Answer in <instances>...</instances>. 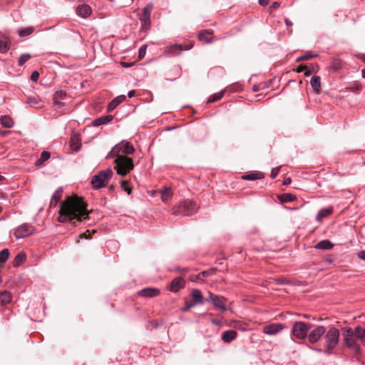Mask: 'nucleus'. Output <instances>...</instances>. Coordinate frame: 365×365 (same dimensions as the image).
I'll return each mask as SVG.
<instances>
[{"mask_svg":"<svg viewBox=\"0 0 365 365\" xmlns=\"http://www.w3.org/2000/svg\"><path fill=\"white\" fill-rule=\"evenodd\" d=\"M87 204L82 197L76 195L68 196L61 203L58 221L68 222L77 226L79 222L88 217Z\"/></svg>","mask_w":365,"mask_h":365,"instance_id":"1","label":"nucleus"},{"mask_svg":"<svg viewBox=\"0 0 365 365\" xmlns=\"http://www.w3.org/2000/svg\"><path fill=\"white\" fill-rule=\"evenodd\" d=\"M115 167L118 175L120 176H125L134 168L133 159L124 155L114 156Z\"/></svg>","mask_w":365,"mask_h":365,"instance_id":"2","label":"nucleus"},{"mask_svg":"<svg viewBox=\"0 0 365 365\" xmlns=\"http://www.w3.org/2000/svg\"><path fill=\"white\" fill-rule=\"evenodd\" d=\"M339 341V331L335 327L329 328L324 334V351L331 353L336 346Z\"/></svg>","mask_w":365,"mask_h":365,"instance_id":"3","label":"nucleus"},{"mask_svg":"<svg viewBox=\"0 0 365 365\" xmlns=\"http://www.w3.org/2000/svg\"><path fill=\"white\" fill-rule=\"evenodd\" d=\"M343 340L346 346L351 349L355 353L359 354L361 351V346L358 342V337L356 334V328H344L342 329Z\"/></svg>","mask_w":365,"mask_h":365,"instance_id":"4","label":"nucleus"},{"mask_svg":"<svg viewBox=\"0 0 365 365\" xmlns=\"http://www.w3.org/2000/svg\"><path fill=\"white\" fill-rule=\"evenodd\" d=\"M198 207L195 202L192 200H185L172 209L173 215H182L185 216L192 215L197 211Z\"/></svg>","mask_w":365,"mask_h":365,"instance_id":"5","label":"nucleus"},{"mask_svg":"<svg viewBox=\"0 0 365 365\" xmlns=\"http://www.w3.org/2000/svg\"><path fill=\"white\" fill-rule=\"evenodd\" d=\"M134 151L133 145L130 143L123 140L116 144L108 154L107 157L111 158L118 155L128 156L133 154Z\"/></svg>","mask_w":365,"mask_h":365,"instance_id":"6","label":"nucleus"},{"mask_svg":"<svg viewBox=\"0 0 365 365\" xmlns=\"http://www.w3.org/2000/svg\"><path fill=\"white\" fill-rule=\"evenodd\" d=\"M113 175V172L110 169L98 172L96 175H93L91 179V182L93 187L95 189H99L105 187Z\"/></svg>","mask_w":365,"mask_h":365,"instance_id":"7","label":"nucleus"},{"mask_svg":"<svg viewBox=\"0 0 365 365\" xmlns=\"http://www.w3.org/2000/svg\"><path fill=\"white\" fill-rule=\"evenodd\" d=\"M312 325L303 322H297L293 324L292 333L294 336L299 339L307 337L308 331L311 329Z\"/></svg>","mask_w":365,"mask_h":365,"instance_id":"8","label":"nucleus"},{"mask_svg":"<svg viewBox=\"0 0 365 365\" xmlns=\"http://www.w3.org/2000/svg\"><path fill=\"white\" fill-rule=\"evenodd\" d=\"M207 301L211 302L215 307L224 312L227 310L226 303L227 299L222 296L214 295L212 293H209V297Z\"/></svg>","mask_w":365,"mask_h":365,"instance_id":"9","label":"nucleus"},{"mask_svg":"<svg viewBox=\"0 0 365 365\" xmlns=\"http://www.w3.org/2000/svg\"><path fill=\"white\" fill-rule=\"evenodd\" d=\"M153 8L152 4H148L143 9V14L140 17L142 30H148L150 26V15Z\"/></svg>","mask_w":365,"mask_h":365,"instance_id":"10","label":"nucleus"},{"mask_svg":"<svg viewBox=\"0 0 365 365\" xmlns=\"http://www.w3.org/2000/svg\"><path fill=\"white\" fill-rule=\"evenodd\" d=\"M325 332L326 328L324 326H317L308 334L309 341L312 344L317 342Z\"/></svg>","mask_w":365,"mask_h":365,"instance_id":"11","label":"nucleus"},{"mask_svg":"<svg viewBox=\"0 0 365 365\" xmlns=\"http://www.w3.org/2000/svg\"><path fill=\"white\" fill-rule=\"evenodd\" d=\"M34 231L33 226L28 224H23L14 230V236L17 239L24 238L31 235Z\"/></svg>","mask_w":365,"mask_h":365,"instance_id":"12","label":"nucleus"},{"mask_svg":"<svg viewBox=\"0 0 365 365\" xmlns=\"http://www.w3.org/2000/svg\"><path fill=\"white\" fill-rule=\"evenodd\" d=\"M284 326L281 323H272L264 326L262 331L267 335H276L282 331Z\"/></svg>","mask_w":365,"mask_h":365,"instance_id":"13","label":"nucleus"},{"mask_svg":"<svg viewBox=\"0 0 365 365\" xmlns=\"http://www.w3.org/2000/svg\"><path fill=\"white\" fill-rule=\"evenodd\" d=\"M160 289L153 287H147L140 290L138 294L143 297L151 298L160 294Z\"/></svg>","mask_w":365,"mask_h":365,"instance_id":"14","label":"nucleus"},{"mask_svg":"<svg viewBox=\"0 0 365 365\" xmlns=\"http://www.w3.org/2000/svg\"><path fill=\"white\" fill-rule=\"evenodd\" d=\"M185 285V282L182 277H175L170 283V291L172 292H178L180 289H182Z\"/></svg>","mask_w":365,"mask_h":365,"instance_id":"15","label":"nucleus"},{"mask_svg":"<svg viewBox=\"0 0 365 365\" xmlns=\"http://www.w3.org/2000/svg\"><path fill=\"white\" fill-rule=\"evenodd\" d=\"M190 48H192V46H182L180 44H173V45H171L169 47H168L167 49H168V53L177 56V55L180 54L182 51L188 50Z\"/></svg>","mask_w":365,"mask_h":365,"instance_id":"16","label":"nucleus"},{"mask_svg":"<svg viewBox=\"0 0 365 365\" xmlns=\"http://www.w3.org/2000/svg\"><path fill=\"white\" fill-rule=\"evenodd\" d=\"M76 13L82 18H87L91 14L92 10L88 5L81 4L76 7Z\"/></svg>","mask_w":365,"mask_h":365,"instance_id":"17","label":"nucleus"},{"mask_svg":"<svg viewBox=\"0 0 365 365\" xmlns=\"http://www.w3.org/2000/svg\"><path fill=\"white\" fill-rule=\"evenodd\" d=\"M237 333L235 330L225 331L222 334V339L225 343H230L237 338Z\"/></svg>","mask_w":365,"mask_h":365,"instance_id":"18","label":"nucleus"},{"mask_svg":"<svg viewBox=\"0 0 365 365\" xmlns=\"http://www.w3.org/2000/svg\"><path fill=\"white\" fill-rule=\"evenodd\" d=\"M192 300L195 305L202 304L204 303L203 297L199 289H193L191 292Z\"/></svg>","mask_w":365,"mask_h":365,"instance_id":"19","label":"nucleus"},{"mask_svg":"<svg viewBox=\"0 0 365 365\" xmlns=\"http://www.w3.org/2000/svg\"><path fill=\"white\" fill-rule=\"evenodd\" d=\"M10 44V39L7 36H0V53H6L9 49Z\"/></svg>","mask_w":365,"mask_h":365,"instance_id":"20","label":"nucleus"},{"mask_svg":"<svg viewBox=\"0 0 365 365\" xmlns=\"http://www.w3.org/2000/svg\"><path fill=\"white\" fill-rule=\"evenodd\" d=\"M333 212V207H329L324 209H322L319 211L316 220L317 221H322L324 218L327 217L330 215H331Z\"/></svg>","mask_w":365,"mask_h":365,"instance_id":"21","label":"nucleus"},{"mask_svg":"<svg viewBox=\"0 0 365 365\" xmlns=\"http://www.w3.org/2000/svg\"><path fill=\"white\" fill-rule=\"evenodd\" d=\"M160 192L161 194V200L163 202H168L172 199L173 192L170 187L160 190Z\"/></svg>","mask_w":365,"mask_h":365,"instance_id":"22","label":"nucleus"},{"mask_svg":"<svg viewBox=\"0 0 365 365\" xmlns=\"http://www.w3.org/2000/svg\"><path fill=\"white\" fill-rule=\"evenodd\" d=\"M126 97L125 95L117 96L114 98L108 106V110L109 111L115 109L120 103L125 100Z\"/></svg>","mask_w":365,"mask_h":365,"instance_id":"23","label":"nucleus"},{"mask_svg":"<svg viewBox=\"0 0 365 365\" xmlns=\"http://www.w3.org/2000/svg\"><path fill=\"white\" fill-rule=\"evenodd\" d=\"M70 145L73 150L77 151L81 148V138L78 135H73L70 140Z\"/></svg>","mask_w":365,"mask_h":365,"instance_id":"24","label":"nucleus"},{"mask_svg":"<svg viewBox=\"0 0 365 365\" xmlns=\"http://www.w3.org/2000/svg\"><path fill=\"white\" fill-rule=\"evenodd\" d=\"M310 84L313 88V90L316 93H319L321 90V82H320V77L317 76H314L311 78Z\"/></svg>","mask_w":365,"mask_h":365,"instance_id":"25","label":"nucleus"},{"mask_svg":"<svg viewBox=\"0 0 365 365\" xmlns=\"http://www.w3.org/2000/svg\"><path fill=\"white\" fill-rule=\"evenodd\" d=\"M356 334L358 339L360 340L362 345L365 346V327L357 326L356 327Z\"/></svg>","mask_w":365,"mask_h":365,"instance_id":"26","label":"nucleus"},{"mask_svg":"<svg viewBox=\"0 0 365 365\" xmlns=\"http://www.w3.org/2000/svg\"><path fill=\"white\" fill-rule=\"evenodd\" d=\"M333 247V244L329 240H322L315 245L318 250H328Z\"/></svg>","mask_w":365,"mask_h":365,"instance_id":"27","label":"nucleus"},{"mask_svg":"<svg viewBox=\"0 0 365 365\" xmlns=\"http://www.w3.org/2000/svg\"><path fill=\"white\" fill-rule=\"evenodd\" d=\"M66 93L62 91H58L55 93L54 97H53V103L56 105L58 106H63L62 100L65 97Z\"/></svg>","mask_w":365,"mask_h":365,"instance_id":"28","label":"nucleus"},{"mask_svg":"<svg viewBox=\"0 0 365 365\" xmlns=\"http://www.w3.org/2000/svg\"><path fill=\"white\" fill-rule=\"evenodd\" d=\"M11 300L10 292L4 291L0 293V304L4 305L9 303Z\"/></svg>","mask_w":365,"mask_h":365,"instance_id":"29","label":"nucleus"},{"mask_svg":"<svg viewBox=\"0 0 365 365\" xmlns=\"http://www.w3.org/2000/svg\"><path fill=\"white\" fill-rule=\"evenodd\" d=\"M242 179L247 180H255L258 179H262L264 178V175L262 173H253L242 175Z\"/></svg>","mask_w":365,"mask_h":365,"instance_id":"30","label":"nucleus"},{"mask_svg":"<svg viewBox=\"0 0 365 365\" xmlns=\"http://www.w3.org/2000/svg\"><path fill=\"white\" fill-rule=\"evenodd\" d=\"M112 120H113V116L112 115L102 116L101 118H98L96 119L93 121V125H96V126L101 125H103V124H106V123L111 121Z\"/></svg>","mask_w":365,"mask_h":365,"instance_id":"31","label":"nucleus"},{"mask_svg":"<svg viewBox=\"0 0 365 365\" xmlns=\"http://www.w3.org/2000/svg\"><path fill=\"white\" fill-rule=\"evenodd\" d=\"M63 190L58 188L51 196V204L56 205L62 196Z\"/></svg>","mask_w":365,"mask_h":365,"instance_id":"32","label":"nucleus"},{"mask_svg":"<svg viewBox=\"0 0 365 365\" xmlns=\"http://www.w3.org/2000/svg\"><path fill=\"white\" fill-rule=\"evenodd\" d=\"M343 66V62L341 60L338 58H334L331 62L330 69L333 71H338L341 69Z\"/></svg>","mask_w":365,"mask_h":365,"instance_id":"33","label":"nucleus"},{"mask_svg":"<svg viewBox=\"0 0 365 365\" xmlns=\"http://www.w3.org/2000/svg\"><path fill=\"white\" fill-rule=\"evenodd\" d=\"M26 260V255L21 252L18 253L14 259V266L19 267Z\"/></svg>","mask_w":365,"mask_h":365,"instance_id":"34","label":"nucleus"},{"mask_svg":"<svg viewBox=\"0 0 365 365\" xmlns=\"http://www.w3.org/2000/svg\"><path fill=\"white\" fill-rule=\"evenodd\" d=\"M1 125L5 128H11L14 125L13 120L7 115H3L0 118Z\"/></svg>","mask_w":365,"mask_h":365,"instance_id":"35","label":"nucleus"},{"mask_svg":"<svg viewBox=\"0 0 365 365\" xmlns=\"http://www.w3.org/2000/svg\"><path fill=\"white\" fill-rule=\"evenodd\" d=\"M198 38L204 43H210L212 41V34L207 31L201 32L198 34Z\"/></svg>","mask_w":365,"mask_h":365,"instance_id":"36","label":"nucleus"},{"mask_svg":"<svg viewBox=\"0 0 365 365\" xmlns=\"http://www.w3.org/2000/svg\"><path fill=\"white\" fill-rule=\"evenodd\" d=\"M34 32V28L29 26L26 28H21L18 30V34L21 37H25L31 35Z\"/></svg>","mask_w":365,"mask_h":365,"instance_id":"37","label":"nucleus"},{"mask_svg":"<svg viewBox=\"0 0 365 365\" xmlns=\"http://www.w3.org/2000/svg\"><path fill=\"white\" fill-rule=\"evenodd\" d=\"M279 199L283 202H287L294 201L296 199V197L290 193H284L279 197Z\"/></svg>","mask_w":365,"mask_h":365,"instance_id":"38","label":"nucleus"},{"mask_svg":"<svg viewBox=\"0 0 365 365\" xmlns=\"http://www.w3.org/2000/svg\"><path fill=\"white\" fill-rule=\"evenodd\" d=\"M31 58L29 53H24L20 56L18 59V65L22 66L26 62H27Z\"/></svg>","mask_w":365,"mask_h":365,"instance_id":"39","label":"nucleus"},{"mask_svg":"<svg viewBox=\"0 0 365 365\" xmlns=\"http://www.w3.org/2000/svg\"><path fill=\"white\" fill-rule=\"evenodd\" d=\"M9 257V250L8 249H4L0 252V262L4 263L7 261Z\"/></svg>","mask_w":365,"mask_h":365,"instance_id":"40","label":"nucleus"},{"mask_svg":"<svg viewBox=\"0 0 365 365\" xmlns=\"http://www.w3.org/2000/svg\"><path fill=\"white\" fill-rule=\"evenodd\" d=\"M223 95H224V91H220V92L216 93L209 98V99L207 100V103H213L216 101H218L222 98Z\"/></svg>","mask_w":365,"mask_h":365,"instance_id":"41","label":"nucleus"},{"mask_svg":"<svg viewBox=\"0 0 365 365\" xmlns=\"http://www.w3.org/2000/svg\"><path fill=\"white\" fill-rule=\"evenodd\" d=\"M317 56V55H313L311 53H307L304 55H302L300 56H299L297 58V62H300V61H307V60H309V59H311L314 57H316Z\"/></svg>","mask_w":365,"mask_h":365,"instance_id":"42","label":"nucleus"},{"mask_svg":"<svg viewBox=\"0 0 365 365\" xmlns=\"http://www.w3.org/2000/svg\"><path fill=\"white\" fill-rule=\"evenodd\" d=\"M121 188L130 195L132 192V187L129 185V183L126 180H123L120 184Z\"/></svg>","mask_w":365,"mask_h":365,"instance_id":"43","label":"nucleus"},{"mask_svg":"<svg viewBox=\"0 0 365 365\" xmlns=\"http://www.w3.org/2000/svg\"><path fill=\"white\" fill-rule=\"evenodd\" d=\"M50 156H51L50 153H48L47 151H43L41 154L40 158L38 160V162L41 163L46 160H48Z\"/></svg>","mask_w":365,"mask_h":365,"instance_id":"44","label":"nucleus"},{"mask_svg":"<svg viewBox=\"0 0 365 365\" xmlns=\"http://www.w3.org/2000/svg\"><path fill=\"white\" fill-rule=\"evenodd\" d=\"M145 52H146V46H141L138 51V58L140 59L143 58L145 55Z\"/></svg>","mask_w":365,"mask_h":365,"instance_id":"45","label":"nucleus"},{"mask_svg":"<svg viewBox=\"0 0 365 365\" xmlns=\"http://www.w3.org/2000/svg\"><path fill=\"white\" fill-rule=\"evenodd\" d=\"M195 306V305L194 304V303H192L191 301L190 302H186L185 306L182 308V311L183 312H187V311L190 310V309H191L192 307H193Z\"/></svg>","mask_w":365,"mask_h":365,"instance_id":"46","label":"nucleus"},{"mask_svg":"<svg viewBox=\"0 0 365 365\" xmlns=\"http://www.w3.org/2000/svg\"><path fill=\"white\" fill-rule=\"evenodd\" d=\"M39 78V73L36 71H34L31 73V80L33 81H36Z\"/></svg>","mask_w":365,"mask_h":365,"instance_id":"47","label":"nucleus"},{"mask_svg":"<svg viewBox=\"0 0 365 365\" xmlns=\"http://www.w3.org/2000/svg\"><path fill=\"white\" fill-rule=\"evenodd\" d=\"M190 279L192 282H198L200 280H202V278L201 277L200 274H198L197 275L190 276Z\"/></svg>","mask_w":365,"mask_h":365,"instance_id":"48","label":"nucleus"},{"mask_svg":"<svg viewBox=\"0 0 365 365\" xmlns=\"http://www.w3.org/2000/svg\"><path fill=\"white\" fill-rule=\"evenodd\" d=\"M279 170V168H272V171H271V178H275L277 177V175H278Z\"/></svg>","mask_w":365,"mask_h":365,"instance_id":"49","label":"nucleus"},{"mask_svg":"<svg viewBox=\"0 0 365 365\" xmlns=\"http://www.w3.org/2000/svg\"><path fill=\"white\" fill-rule=\"evenodd\" d=\"M79 238H86V239H90L91 238V233L89 230H87L86 232L81 234L79 235Z\"/></svg>","mask_w":365,"mask_h":365,"instance_id":"50","label":"nucleus"},{"mask_svg":"<svg viewBox=\"0 0 365 365\" xmlns=\"http://www.w3.org/2000/svg\"><path fill=\"white\" fill-rule=\"evenodd\" d=\"M280 6V4L277 1H274L272 4L271 6H270V9L271 11H273V10H275L277 9H278Z\"/></svg>","mask_w":365,"mask_h":365,"instance_id":"51","label":"nucleus"},{"mask_svg":"<svg viewBox=\"0 0 365 365\" xmlns=\"http://www.w3.org/2000/svg\"><path fill=\"white\" fill-rule=\"evenodd\" d=\"M357 256L360 259L365 260V250H361V251L359 252L357 254Z\"/></svg>","mask_w":365,"mask_h":365,"instance_id":"52","label":"nucleus"},{"mask_svg":"<svg viewBox=\"0 0 365 365\" xmlns=\"http://www.w3.org/2000/svg\"><path fill=\"white\" fill-rule=\"evenodd\" d=\"M307 66L305 65H300L297 68L296 71L297 73L302 72L304 70H305Z\"/></svg>","mask_w":365,"mask_h":365,"instance_id":"53","label":"nucleus"},{"mask_svg":"<svg viewBox=\"0 0 365 365\" xmlns=\"http://www.w3.org/2000/svg\"><path fill=\"white\" fill-rule=\"evenodd\" d=\"M269 0H259V4L262 6H267Z\"/></svg>","mask_w":365,"mask_h":365,"instance_id":"54","label":"nucleus"},{"mask_svg":"<svg viewBox=\"0 0 365 365\" xmlns=\"http://www.w3.org/2000/svg\"><path fill=\"white\" fill-rule=\"evenodd\" d=\"M241 326H242V323H241L240 322H235V324H234V326H233V327H234L235 328L242 329V330H244V329H242V328L241 327Z\"/></svg>","mask_w":365,"mask_h":365,"instance_id":"55","label":"nucleus"},{"mask_svg":"<svg viewBox=\"0 0 365 365\" xmlns=\"http://www.w3.org/2000/svg\"><path fill=\"white\" fill-rule=\"evenodd\" d=\"M291 182H292L291 178H287L284 180L283 185H289L291 183Z\"/></svg>","mask_w":365,"mask_h":365,"instance_id":"56","label":"nucleus"},{"mask_svg":"<svg viewBox=\"0 0 365 365\" xmlns=\"http://www.w3.org/2000/svg\"><path fill=\"white\" fill-rule=\"evenodd\" d=\"M135 91L134 90H132V91H130L128 93V96L129 98H132L135 96Z\"/></svg>","mask_w":365,"mask_h":365,"instance_id":"57","label":"nucleus"},{"mask_svg":"<svg viewBox=\"0 0 365 365\" xmlns=\"http://www.w3.org/2000/svg\"><path fill=\"white\" fill-rule=\"evenodd\" d=\"M211 322L215 324V325H220V321L218 320V319H212L211 320Z\"/></svg>","mask_w":365,"mask_h":365,"instance_id":"58","label":"nucleus"},{"mask_svg":"<svg viewBox=\"0 0 365 365\" xmlns=\"http://www.w3.org/2000/svg\"><path fill=\"white\" fill-rule=\"evenodd\" d=\"M285 24H286V25H287V26H292V21H291L290 20L287 19H285Z\"/></svg>","mask_w":365,"mask_h":365,"instance_id":"59","label":"nucleus"},{"mask_svg":"<svg viewBox=\"0 0 365 365\" xmlns=\"http://www.w3.org/2000/svg\"><path fill=\"white\" fill-rule=\"evenodd\" d=\"M200 274V276L202 278L206 277L208 274L207 272H205V271L202 272Z\"/></svg>","mask_w":365,"mask_h":365,"instance_id":"60","label":"nucleus"},{"mask_svg":"<svg viewBox=\"0 0 365 365\" xmlns=\"http://www.w3.org/2000/svg\"><path fill=\"white\" fill-rule=\"evenodd\" d=\"M121 64L125 68H128V67H130L131 66V64H129V63H125V62H122Z\"/></svg>","mask_w":365,"mask_h":365,"instance_id":"61","label":"nucleus"},{"mask_svg":"<svg viewBox=\"0 0 365 365\" xmlns=\"http://www.w3.org/2000/svg\"><path fill=\"white\" fill-rule=\"evenodd\" d=\"M362 77L365 78V70H362Z\"/></svg>","mask_w":365,"mask_h":365,"instance_id":"62","label":"nucleus"},{"mask_svg":"<svg viewBox=\"0 0 365 365\" xmlns=\"http://www.w3.org/2000/svg\"><path fill=\"white\" fill-rule=\"evenodd\" d=\"M253 90H254L255 91H258V88H257V86H253Z\"/></svg>","mask_w":365,"mask_h":365,"instance_id":"63","label":"nucleus"},{"mask_svg":"<svg viewBox=\"0 0 365 365\" xmlns=\"http://www.w3.org/2000/svg\"><path fill=\"white\" fill-rule=\"evenodd\" d=\"M309 74H310V71H307V72L305 73V75H306V76H309Z\"/></svg>","mask_w":365,"mask_h":365,"instance_id":"64","label":"nucleus"}]
</instances>
